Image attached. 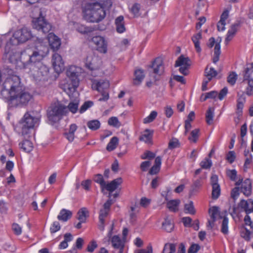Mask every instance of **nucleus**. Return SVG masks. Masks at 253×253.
<instances>
[{"mask_svg":"<svg viewBox=\"0 0 253 253\" xmlns=\"http://www.w3.org/2000/svg\"><path fill=\"white\" fill-rule=\"evenodd\" d=\"M1 95L7 99L8 105L11 107L25 105L32 98V95L23 88L18 77L8 79L3 83Z\"/></svg>","mask_w":253,"mask_h":253,"instance_id":"nucleus-1","label":"nucleus"},{"mask_svg":"<svg viewBox=\"0 0 253 253\" xmlns=\"http://www.w3.org/2000/svg\"><path fill=\"white\" fill-rule=\"evenodd\" d=\"M83 17L85 20L92 23H98L106 16V12L99 2L86 3L83 8Z\"/></svg>","mask_w":253,"mask_h":253,"instance_id":"nucleus-2","label":"nucleus"},{"mask_svg":"<svg viewBox=\"0 0 253 253\" xmlns=\"http://www.w3.org/2000/svg\"><path fill=\"white\" fill-rule=\"evenodd\" d=\"M83 72L81 68L76 66H71L66 71L67 76L69 78L72 82V85L67 84L65 85L64 90L71 96V94H75L76 96L78 93L76 91L79 84V77Z\"/></svg>","mask_w":253,"mask_h":253,"instance_id":"nucleus-3","label":"nucleus"},{"mask_svg":"<svg viewBox=\"0 0 253 253\" xmlns=\"http://www.w3.org/2000/svg\"><path fill=\"white\" fill-rule=\"evenodd\" d=\"M31 31L27 28H22L14 32L13 37L6 43L5 46V53L10 52V45H17L19 43L24 42L31 38Z\"/></svg>","mask_w":253,"mask_h":253,"instance_id":"nucleus-4","label":"nucleus"},{"mask_svg":"<svg viewBox=\"0 0 253 253\" xmlns=\"http://www.w3.org/2000/svg\"><path fill=\"white\" fill-rule=\"evenodd\" d=\"M67 112L66 107L57 102L51 105L47 111L48 120L51 123L59 121Z\"/></svg>","mask_w":253,"mask_h":253,"instance_id":"nucleus-5","label":"nucleus"},{"mask_svg":"<svg viewBox=\"0 0 253 253\" xmlns=\"http://www.w3.org/2000/svg\"><path fill=\"white\" fill-rule=\"evenodd\" d=\"M38 11L39 13V16L33 18V27L40 32L47 33L51 30V26L44 18V14L45 11L42 9H38Z\"/></svg>","mask_w":253,"mask_h":253,"instance_id":"nucleus-6","label":"nucleus"},{"mask_svg":"<svg viewBox=\"0 0 253 253\" xmlns=\"http://www.w3.org/2000/svg\"><path fill=\"white\" fill-rule=\"evenodd\" d=\"M39 121V118L33 117L29 113H26L19 123L22 135L24 137L28 136Z\"/></svg>","mask_w":253,"mask_h":253,"instance_id":"nucleus-7","label":"nucleus"},{"mask_svg":"<svg viewBox=\"0 0 253 253\" xmlns=\"http://www.w3.org/2000/svg\"><path fill=\"white\" fill-rule=\"evenodd\" d=\"M28 68L30 69L29 74L35 81H41L47 74V67L41 62L31 64Z\"/></svg>","mask_w":253,"mask_h":253,"instance_id":"nucleus-8","label":"nucleus"},{"mask_svg":"<svg viewBox=\"0 0 253 253\" xmlns=\"http://www.w3.org/2000/svg\"><path fill=\"white\" fill-rule=\"evenodd\" d=\"M109 87V83L108 81L100 80L92 85V88L100 92L102 97L100 98L99 101H106L109 98V93L106 91Z\"/></svg>","mask_w":253,"mask_h":253,"instance_id":"nucleus-9","label":"nucleus"},{"mask_svg":"<svg viewBox=\"0 0 253 253\" xmlns=\"http://www.w3.org/2000/svg\"><path fill=\"white\" fill-rule=\"evenodd\" d=\"M38 57V54L35 51L30 55L28 51L26 50L21 53L20 59L24 67L26 65L29 67L31 64H36L42 60V58Z\"/></svg>","mask_w":253,"mask_h":253,"instance_id":"nucleus-10","label":"nucleus"},{"mask_svg":"<svg viewBox=\"0 0 253 253\" xmlns=\"http://www.w3.org/2000/svg\"><path fill=\"white\" fill-rule=\"evenodd\" d=\"M150 73H152L156 75L154 76L155 81L159 79L157 78V76H160L164 72V66L163 61L161 58H157L149 66Z\"/></svg>","mask_w":253,"mask_h":253,"instance_id":"nucleus-11","label":"nucleus"},{"mask_svg":"<svg viewBox=\"0 0 253 253\" xmlns=\"http://www.w3.org/2000/svg\"><path fill=\"white\" fill-rule=\"evenodd\" d=\"M191 65V61L188 57H186L183 55H180L175 62V67H180L179 72L184 75L188 74V70Z\"/></svg>","mask_w":253,"mask_h":253,"instance_id":"nucleus-12","label":"nucleus"},{"mask_svg":"<svg viewBox=\"0 0 253 253\" xmlns=\"http://www.w3.org/2000/svg\"><path fill=\"white\" fill-rule=\"evenodd\" d=\"M236 186H240V189L241 192L244 194L246 196L249 197L252 194V182L251 180L247 178L243 181V179H239L235 183Z\"/></svg>","mask_w":253,"mask_h":253,"instance_id":"nucleus-13","label":"nucleus"},{"mask_svg":"<svg viewBox=\"0 0 253 253\" xmlns=\"http://www.w3.org/2000/svg\"><path fill=\"white\" fill-rule=\"evenodd\" d=\"M91 42L96 46V49L101 53H106L107 51V43L104 38L101 36H95L92 38Z\"/></svg>","mask_w":253,"mask_h":253,"instance_id":"nucleus-14","label":"nucleus"},{"mask_svg":"<svg viewBox=\"0 0 253 253\" xmlns=\"http://www.w3.org/2000/svg\"><path fill=\"white\" fill-rule=\"evenodd\" d=\"M52 63L55 71L57 73L61 72L64 69V63L60 55L55 53L52 55Z\"/></svg>","mask_w":253,"mask_h":253,"instance_id":"nucleus-15","label":"nucleus"},{"mask_svg":"<svg viewBox=\"0 0 253 253\" xmlns=\"http://www.w3.org/2000/svg\"><path fill=\"white\" fill-rule=\"evenodd\" d=\"M100 60L99 58L91 53L86 56L85 65L90 70H94L99 67Z\"/></svg>","mask_w":253,"mask_h":253,"instance_id":"nucleus-16","label":"nucleus"},{"mask_svg":"<svg viewBox=\"0 0 253 253\" xmlns=\"http://www.w3.org/2000/svg\"><path fill=\"white\" fill-rule=\"evenodd\" d=\"M238 206L243 209L247 214L253 212V201L251 199L248 200H241Z\"/></svg>","mask_w":253,"mask_h":253,"instance_id":"nucleus-17","label":"nucleus"},{"mask_svg":"<svg viewBox=\"0 0 253 253\" xmlns=\"http://www.w3.org/2000/svg\"><path fill=\"white\" fill-rule=\"evenodd\" d=\"M113 202L112 200H108L103 205V209H101L99 214V221L101 223L104 222V218L106 217L110 210V206L113 204Z\"/></svg>","mask_w":253,"mask_h":253,"instance_id":"nucleus-18","label":"nucleus"},{"mask_svg":"<svg viewBox=\"0 0 253 253\" xmlns=\"http://www.w3.org/2000/svg\"><path fill=\"white\" fill-rule=\"evenodd\" d=\"M48 41L50 46L53 50H57L60 46L61 42L60 39L51 33L48 35Z\"/></svg>","mask_w":253,"mask_h":253,"instance_id":"nucleus-19","label":"nucleus"},{"mask_svg":"<svg viewBox=\"0 0 253 253\" xmlns=\"http://www.w3.org/2000/svg\"><path fill=\"white\" fill-rule=\"evenodd\" d=\"M123 180L122 178L119 177L112 180L111 182L106 184L105 183L104 189H106L110 192H112L115 190L118 186L121 184Z\"/></svg>","mask_w":253,"mask_h":253,"instance_id":"nucleus-20","label":"nucleus"},{"mask_svg":"<svg viewBox=\"0 0 253 253\" xmlns=\"http://www.w3.org/2000/svg\"><path fill=\"white\" fill-rule=\"evenodd\" d=\"M238 23H235L231 25L230 29L228 31L226 37L225 39V42L226 44L233 39L237 32V28L239 27Z\"/></svg>","mask_w":253,"mask_h":253,"instance_id":"nucleus-21","label":"nucleus"},{"mask_svg":"<svg viewBox=\"0 0 253 253\" xmlns=\"http://www.w3.org/2000/svg\"><path fill=\"white\" fill-rule=\"evenodd\" d=\"M202 38V30H200L198 33L194 34L191 38V40L198 53H200L202 50L200 43V40H201Z\"/></svg>","mask_w":253,"mask_h":253,"instance_id":"nucleus-22","label":"nucleus"},{"mask_svg":"<svg viewBox=\"0 0 253 253\" xmlns=\"http://www.w3.org/2000/svg\"><path fill=\"white\" fill-rule=\"evenodd\" d=\"M35 51L38 54V57L42 59L48 53L49 48L47 46L40 44L36 46V50Z\"/></svg>","mask_w":253,"mask_h":253,"instance_id":"nucleus-23","label":"nucleus"},{"mask_svg":"<svg viewBox=\"0 0 253 253\" xmlns=\"http://www.w3.org/2000/svg\"><path fill=\"white\" fill-rule=\"evenodd\" d=\"M115 24L116 26L117 31L119 33H123L126 30L125 27L124 17L120 16L115 20Z\"/></svg>","mask_w":253,"mask_h":253,"instance_id":"nucleus-24","label":"nucleus"},{"mask_svg":"<svg viewBox=\"0 0 253 253\" xmlns=\"http://www.w3.org/2000/svg\"><path fill=\"white\" fill-rule=\"evenodd\" d=\"M135 78L133 80V84L138 85L142 82L145 77L143 71L141 69L136 70L134 72Z\"/></svg>","mask_w":253,"mask_h":253,"instance_id":"nucleus-25","label":"nucleus"},{"mask_svg":"<svg viewBox=\"0 0 253 253\" xmlns=\"http://www.w3.org/2000/svg\"><path fill=\"white\" fill-rule=\"evenodd\" d=\"M77 126L76 124H73L70 125V128L68 132L65 133V135L66 138L70 142H72L74 139L75 135L74 132L77 129Z\"/></svg>","mask_w":253,"mask_h":253,"instance_id":"nucleus-26","label":"nucleus"},{"mask_svg":"<svg viewBox=\"0 0 253 253\" xmlns=\"http://www.w3.org/2000/svg\"><path fill=\"white\" fill-rule=\"evenodd\" d=\"M72 215V213L71 211L66 209H62L58 215L57 218L59 220L66 221L71 217Z\"/></svg>","mask_w":253,"mask_h":253,"instance_id":"nucleus-27","label":"nucleus"},{"mask_svg":"<svg viewBox=\"0 0 253 253\" xmlns=\"http://www.w3.org/2000/svg\"><path fill=\"white\" fill-rule=\"evenodd\" d=\"M19 146L21 149L27 153L31 152L33 148L32 142L28 139L23 140L19 144Z\"/></svg>","mask_w":253,"mask_h":253,"instance_id":"nucleus-28","label":"nucleus"},{"mask_svg":"<svg viewBox=\"0 0 253 253\" xmlns=\"http://www.w3.org/2000/svg\"><path fill=\"white\" fill-rule=\"evenodd\" d=\"M79 95H77L76 96H75V94H71V96H69L71 98L72 97H75L76 98H77V96ZM79 100L78 99H75L73 102H71L69 105H68V108L69 110L72 112L73 113H75L78 109V105H79Z\"/></svg>","mask_w":253,"mask_h":253,"instance_id":"nucleus-29","label":"nucleus"},{"mask_svg":"<svg viewBox=\"0 0 253 253\" xmlns=\"http://www.w3.org/2000/svg\"><path fill=\"white\" fill-rule=\"evenodd\" d=\"M180 202V200L178 199L169 201L167 202V208L169 211L175 212L178 211V207Z\"/></svg>","mask_w":253,"mask_h":253,"instance_id":"nucleus-30","label":"nucleus"},{"mask_svg":"<svg viewBox=\"0 0 253 253\" xmlns=\"http://www.w3.org/2000/svg\"><path fill=\"white\" fill-rule=\"evenodd\" d=\"M78 219L81 222H85L88 216V211L85 208L81 209L78 212Z\"/></svg>","mask_w":253,"mask_h":253,"instance_id":"nucleus-31","label":"nucleus"},{"mask_svg":"<svg viewBox=\"0 0 253 253\" xmlns=\"http://www.w3.org/2000/svg\"><path fill=\"white\" fill-rule=\"evenodd\" d=\"M152 136V131L149 129H146L144 133L140 136L139 140L143 141L145 143H149L151 142Z\"/></svg>","mask_w":253,"mask_h":253,"instance_id":"nucleus-32","label":"nucleus"},{"mask_svg":"<svg viewBox=\"0 0 253 253\" xmlns=\"http://www.w3.org/2000/svg\"><path fill=\"white\" fill-rule=\"evenodd\" d=\"M162 228L168 232H170L173 228V223L171 220L168 217L165 219L162 223Z\"/></svg>","mask_w":253,"mask_h":253,"instance_id":"nucleus-33","label":"nucleus"},{"mask_svg":"<svg viewBox=\"0 0 253 253\" xmlns=\"http://www.w3.org/2000/svg\"><path fill=\"white\" fill-rule=\"evenodd\" d=\"M111 242L113 247L115 249L117 248H122L124 247V243L119 236H114L111 239Z\"/></svg>","mask_w":253,"mask_h":253,"instance_id":"nucleus-34","label":"nucleus"},{"mask_svg":"<svg viewBox=\"0 0 253 253\" xmlns=\"http://www.w3.org/2000/svg\"><path fill=\"white\" fill-rule=\"evenodd\" d=\"M118 143V138L116 136L112 137L106 147L107 150L108 151L114 150L117 147Z\"/></svg>","mask_w":253,"mask_h":253,"instance_id":"nucleus-35","label":"nucleus"},{"mask_svg":"<svg viewBox=\"0 0 253 253\" xmlns=\"http://www.w3.org/2000/svg\"><path fill=\"white\" fill-rule=\"evenodd\" d=\"M214 108L209 107L206 114V120L207 123L210 125L212 124L214 116Z\"/></svg>","mask_w":253,"mask_h":253,"instance_id":"nucleus-36","label":"nucleus"},{"mask_svg":"<svg viewBox=\"0 0 253 253\" xmlns=\"http://www.w3.org/2000/svg\"><path fill=\"white\" fill-rule=\"evenodd\" d=\"M87 126L92 130H96L100 127V123L97 120H93L88 121L87 123Z\"/></svg>","mask_w":253,"mask_h":253,"instance_id":"nucleus-37","label":"nucleus"},{"mask_svg":"<svg viewBox=\"0 0 253 253\" xmlns=\"http://www.w3.org/2000/svg\"><path fill=\"white\" fill-rule=\"evenodd\" d=\"M221 232L224 235L228 234V219L224 217L221 223Z\"/></svg>","mask_w":253,"mask_h":253,"instance_id":"nucleus-38","label":"nucleus"},{"mask_svg":"<svg viewBox=\"0 0 253 253\" xmlns=\"http://www.w3.org/2000/svg\"><path fill=\"white\" fill-rule=\"evenodd\" d=\"M199 131L200 130L198 128L193 130L190 133V135L188 137L189 140L196 143L199 137Z\"/></svg>","mask_w":253,"mask_h":253,"instance_id":"nucleus-39","label":"nucleus"},{"mask_svg":"<svg viewBox=\"0 0 253 253\" xmlns=\"http://www.w3.org/2000/svg\"><path fill=\"white\" fill-rule=\"evenodd\" d=\"M202 184L201 178L195 180L193 182V185L191 186L190 193L192 194L197 192L198 189H199V188L201 187Z\"/></svg>","mask_w":253,"mask_h":253,"instance_id":"nucleus-40","label":"nucleus"},{"mask_svg":"<svg viewBox=\"0 0 253 253\" xmlns=\"http://www.w3.org/2000/svg\"><path fill=\"white\" fill-rule=\"evenodd\" d=\"M175 252V245L173 244H165L163 253H174Z\"/></svg>","mask_w":253,"mask_h":253,"instance_id":"nucleus-41","label":"nucleus"},{"mask_svg":"<svg viewBox=\"0 0 253 253\" xmlns=\"http://www.w3.org/2000/svg\"><path fill=\"white\" fill-rule=\"evenodd\" d=\"M184 210L186 213L190 214H194L195 213V210L194 209L193 203L190 201L189 203L186 204L184 206Z\"/></svg>","mask_w":253,"mask_h":253,"instance_id":"nucleus-42","label":"nucleus"},{"mask_svg":"<svg viewBox=\"0 0 253 253\" xmlns=\"http://www.w3.org/2000/svg\"><path fill=\"white\" fill-rule=\"evenodd\" d=\"M94 181L100 184L102 189V191H103L104 189L105 182L103 179L102 175L100 174L95 175L94 177Z\"/></svg>","mask_w":253,"mask_h":253,"instance_id":"nucleus-43","label":"nucleus"},{"mask_svg":"<svg viewBox=\"0 0 253 253\" xmlns=\"http://www.w3.org/2000/svg\"><path fill=\"white\" fill-rule=\"evenodd\" d=\"M157 116V112L155 111H153L151 112L150 114L143 119L144 124H148L153 122Z\"/></svg>","mask_w":253,"mask_h":253,"instance_id":"nucleus-44","label":"nucleus"},{"mask_svg":"<svg viewBox=\"0 0 253 253\" xmlns=\"http://www.w3.org/2000/svg\"><path fill=\"white\" fill-rule=\"evenodd\" d=\"M205 73L209 81H211L213 77H215L217 74V72L213 68H211L209 71H208V68H206Z\"/></svg>","mask_w":253,"mask_h":253,"instance_id":"nucleus-45","label":"nucleus"},{"mask_svg":"<svg viewBox=\"0 0 253 253\" xmlns=\"http://www.w3.org/2000/svg\"><path fill=\"white\" fill-rule=\"evenodd\" d=\"M108 124L110 126L116 127H119L121 126L120 122L119 121L118 119L116 117H112L109 118L108 121Z\"/></svg>","mask_w":253,"mask_h":253,"instance_id":"nucleus-46","label":"nucleus"},{"mask_svg":"<svg viewBox=\"0 0 253 253\" xmlns=\"http://www.w3.org/2000/svg\"><path fill=\"white\" fill-rule=\"evenodd\" d=\"M211 217L215 221L216 216L219 214V211L218 208L217 207H213L209 210Z\"/></svg>","mask_w":253,"mask_h":253,"instance_id":"nucleus-47","label":"nucleus"},{"mask_svg":"<svg viewBox=\"0 0 253 253\" xmlns=\"http://www.w3.org/2000/svg\"><path fill=\"white\" fill-rule=\"evenodd\" d=\"M237 79V75L235 72H232L230 73L227 77V82L231 85H234Z\"/></svg>","mask_w":253,"mask_h":253,"instance_id":"nucleus-48","label":"nucleus"},{"mask_svg":"<svg viewBox=\"0 0 253 253\" xmlns=\"http://www.w3.org/2000/svg\"><path fill=\"white\" fill-rule=\"evenodd\" d=\"M141 8L140 4L135 3L131 8V11L135 17H138L140 15L139 11Z\"/></svg>","mask_w":253,"mask_h":253,"instance_id":"nucleus-49","label":"nucleus"},{"mask_svg":"<svg viewBox=\"0 0 253 253\" xmlns=\"http://www.w3.org/2000/svg\"><path fill=\"white\" fill-rule=\"evenodd\" d=\"M212 187V198L214 199H216L218 198L220 193V186L219 185H215Z\"/></svg>","mask_w":253,"mask_h":253,"instance_id":"nucleus-50","label":"nucleus"},{"mask_svg":"<svg viewBox=\"0 0 253 253\" xmlns=\"http://www.w3.org/2000/svg\"><path fill=\"white\" fill-rule=\"evenodd\" d=\"M212 165L211 161L209 159L206 158L202 161L200 163V166L203 169H210Z\"/></svg>","mask_w":253,"mask_h":253,"instance_id":"nucleus-51","label":"nucleus"},{"mask_svg":"<svg viewBox=\"0 0 253 253\" xmlns=\"http://www.w3.org/2000/svg\"><path fill=\"white\" fill-rule=\"evenodd\" d=\"M93 104V102L91 101H86L84 103V104L81 106L80 109V112L81 113H83L85 112L88 108L91 107Z\"/></svg>","mask_w":253,"mask_h":253,"instance_id":"nucleus-52","label":"nucleus"},{"mask_svg":"<svg viewBox=\"0 0 253 253\" xmlns=\"http://www.w3.org/2000/svg\"><path fill=\"white\" fill-rule=\"evenodd\" d=\"M240 187L238 186L234 188L231 192V197L234 200V202L239 195Z\"/></svg>","mask_w":253,"mask_h":253,"instance_id":"nucleus-53","label":"nucleus"},{"mask_svg":"<svg viewBox=\"0 0 253 253\" xmlns=\"http://www.w3.org/2000/svg\"><path fill=\"white\" fill-rule=\"evenodd\" d=\"M226 173L231 180L235 181L237 176V171L235 169L228 170Z\"/></svg>","mask_w":253,"mask_h":253,"instance_id":"nucleus-54","label":"nucleus"},{"mask_svg":"<svg viewBox=\"0 0 253 253\" xmlns=\"http://www.w3.org/2000/svg\"><path fill=\"white\" fill-rule=\"evenodd\" d=\"M60 229V225L58 221H54L52 224L50 230L51 233H54Z\"/></svg>","mask_w":253,"mask_h":253,"instance_id":"nucleus-55","label":"nucleus"},{"mask_svg":"<svg viewBox=\"0 0 253 253\" xmlns=\"http://www.w3.org/2000/svg\"><path fill=\"white\" fill-rule=\"evenodd\" d=\"M155 157V154L152 153L151 151H146L141 156V158L142 159H153Z\"/></svg>","mask_w":253,"mask_h":253,"instance_id":"nucleus-56","label":"nucleus"},{"mask_svg":"<svg viewBox=\"0 0 253 253\" xmlns=\"http://www.w3.org/2000/svg\"><path fill=\"white\" fill-rule=\"evenodd\" d=\"M235 154L234 151H229L226 156V159L230 164L235 161Z\"/></svg>","mask_w":253,"mask_h":253,"instance_id":"nucleus-57","label":"nucleus"},{"mask_svg":"<svg viewBox=\"0 0 253 253\" xmlns=\"http://www.w3.org/2000/svg\"><path fill=\"white\" fill-rule=\"evenodd\" d=\"M253 68H247L245 70L244 74V81H246V80H248L251 79L250 76L253 72Z\"/></svg>","mask_w":253,"mask_h":253,"instance_id":"nucleus-58","label":"nucleus"},{"mask_svg":"<svg viewBox=\"0 0 253 253\" xmlns=\"http://www.w3.org/2000/svg\"><path fill=\"white\" fill-rule=\"evenodd\" d=\"M178 140L176 138H172L169 143V148L173 149L178 146Z\"/></svg>","mask_w":253,"mask_h":253,"instance_id":"nucleus-59","label":"nucleus"},{"mask_svg":"<svg viewBox=\"0 0 253 253\" xmlns=\"http://www.w3.org/2000/svg\"><path fill=\"white\" fill-rule=\"evenodd\" d=\"M200 246L198 244H192L188 250V253H196L200 250Z\"/></svg>","mask_w":253,"mask_h":253,"instance_id":"nucleus-60","label":"nucleus"},{"mask_svg":"<svg viewBox=\"0 0 253 253\" xmlns=\"http://www.w3.org/2000/svg\"><path fill=\"white\" fill-rule=\"evenodd\" d=\"M97 247V245L96 243L92 241L91 242L89 243V244L88 245L87 248V251L88 252H92L94 250L95 248H96Z\"/></svg>","mask_w":253,"mask_h":253,"instance_id":"nucleus-61","label":"nucleus"},{"mask_svg":"<svg viewBox=\"0 0 253 253\" xmlns=\"http://www.w3.org/2000/svg\"><path fill=\"white\" fill-rule=\"evenodd\" d=\"M151 164V163L149 161L143 162L140 165V168L142 171H145L147 170L148 168L150 166Z\"/></svg>","mask_w":253,"mask_h":253,"instance_id":"nucleus-62","label":"nucleus"},{"mask_svg":"<svg viewBox=\"0 0 253 253\" xmlns=\"http://www.w3.org/2000/svg\"><path fill=\"white\" fill-rule=\"evenodd\" d=\"M198 20L199 21V22H198L196 25V28L197 30L200 29L202 25L206 22V18L205 17L203 16L199 18Z\"/></svg>","mask_w":253,"mask_h":253,"instance_id":"nucleus-63","label":"nucleus"},{"mask_svg":"<svg viewBox=\"0 0 253 253\" xmlns=\"http://www.w3.org/2000/svg\"><path fill=\"white\" fill-rule=\"evenodd\" d=\"M165 115L168 118H170L173 114V111L171 107L167 106L165 108Z\"/></svg>","mask_w":253,"mask_h":253,"instance_id":"nucleus-64","label":"nucleus"}]
</instances>
